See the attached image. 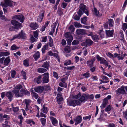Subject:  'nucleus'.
I'll list each match as a JSON object with an SVG mask.
<instances>
[{"label": "nucleus", "instance_id": "f257e3e1", "mask_svg": "<svg viewBox=\"0 0 127 127\" xmlns=\"http://www.w3.org/2000/svg\"><path fill=\"white\" fill-rule=\"evenodd\" d=\"M79 7L80 9L77 12L78 15H76L73 17V19L75 20L78 21L80 20V17L83 14L82 10L87 16H88L89 14L88 10L87 9L86 6L84 5V4H81Z\"/></svg>", "mask_w": 127, "mask_h": 127}, {"label": "nucleus", "instance_id": "f03ea898", "mask_svg": "<svg viewBox=\"0 0 127 127\" xmlns=\"http://www.w3.org/2000/svg\"><path fill=\"white\" fill-rule=\"evenodd\" d=\"M96 58L97 59L100 61V63L103 64L105 65L106 67L108 66V69L111 67V66L108 65V63L105 60L104 58L100 57L98 55H97L96 56Z\"/></svg>", "mask_w": 127, "mask_h": 127}, {"label": "nucleus", "instance_id": "7ed1b4c3", "mask_svg": "<svg viewBox=\"0 0 127 127\" xmlns=\"http://www.w3.org/2000/svg\"><path fill=\"white\" fill-rule=\"evenodd\" d=\"M65 37L66 38L67 44L69 45L71 44V42L73 39V37L69 32H67L64 34Z\"/></svg>", "mask_w": 127, "mask_h": 127}, {"label": "nucleus", "instance_id": "20e7f679", "mask_svg": "<svg viewBox=\"0 0 127 127\" xmlns=\"http://www.w3.org/2000/svg\"><path fill=\"white\" fill-rule=\"evenodd\" d=\"M4 3L1 2V5L3 7L6 8L8 6H12L13 2L10 0H4Z\"/></svg>", "mask_w": 127, "mask_h": 127}, {"label": "nucleus", "instance_id": "39448f33", "mask_svg": "<svg viewBox=\"0 0 127 127\" xmlns=\"http://www.w3.org/2000/svg\"><path fill=\"white\" fill-rule=\"evenodd\" d=\"M79 100L72 99L68 101V103L70 106H72L75 107L76 105H80V102Z\"/></svg>", "mask_w": 127, "mask_h": 127}, {"label": "nucleus", "instance_id": "423d86ee", "mask_svg": "<svg viewBox=\"0 0 127 127\" xmlns=\"http://www.w3.org/2000/svg\"><path fill=\"white\" fill-rule=\"evenodd\" d=\"M25 35V33H23V30H22L19 34L14 35L13 38L11 39V40H12L17 38L19 39L20 38L24 39Z\"/></svg>", "mask_w": 127, "mask_h": 127}, {"label": "nucleus", "instance_id": "0eeeda50", "mask_svg": "<svg viewBox=\"0 0 127 127\" xmlns=\"http://www.w3.org/2000/svg\"><path fill=\"white\" fill-rule=\"evenodd\" d=\"M12 19L14 20H18L21 23H23L24 20V16L22 14L16 15L13 16Z\"/></svg>", "mask_w": 127, "mask_h": 127}, {"label": "nucleus", "instance_id": "6e6552de", "mask_svg": "<svg viewBox=\"0 0 127 127\" xmlns=\"http://www.w3.org/2000/svg\"><path fill=\"white\" fill-rule=\"evenodd\" d=\"M11 24L14 26L15 29H18L21 26V24L17 21L14 20L11 21Z\"/></svg>", "mask_w": 127, "mask_h": 127}, {"label": "nucleus", "instance_id": "1a4fd4ad", "mask_svg": "<svg viewBox=\"0 0 127 127\" xmlns=\"http://www.w3.org/2000/svg\"><path fill=\"white\" fill-rule=\"evenodd\" d=\"M43 76H45L42 78V81L43 83H47L49 82V73H44L42 74Z\"/></svg>", "mask_w": 127, "mask_h": 127}, {"label": "nucleus", "instance_id": "9d476101", "mask_svg": "<svg viewBox=\"0 0 127 127\" xmlns=\"http://www.w3.org/2000/svg\"><path fill=\"white\" fill-rule=\"evenodd\" d=\"M125 87L124 86H122L121 88H118L115 91L117 94H120L122 95L126 93V92L125 90Z\"/></svg>", "mask_w": 127, "mask_h": 127}, {"label": "nucleus", "instance_id": "9b49d317", "mask_svg": "<svg viewBox=\"0 0 127 127\" xmlns=\"http://www.w3.org/2000/svg\"><path fill=\"white\" fill-rule=\"evenodd\" d=\"M80 98L78 100H79L80 101V104L82 102L85 101L87 100V95L85 94H83L81 95H80Z\"/></svg>", "mask_w": 127, "mask_h": 127}, {"label": "nucleus", "instance_id": "f8f14e48", "mask_svg": "<svg viewBox=\"0 0 127 127\" xmlns=\"http://www.w3.org/2000/svg\"><path fill=\"white\" fill-rule=\"evenodd\" d=\"M20 94H21L22 97L23 95H30V93L27 90H26L24 89H22L20 91Z\"/></svg>", "mask_w": 127, "mask_h": 127}, {"label": "nucleus", "instance_id": "ddd939ff", "mask_svg": "<svg viewBox=\"0 0 127 127\" xmlns=\"http://www.w3.org/2000/svg\"><path fill=\"white\" fill-rule=\"evenodd\" d=\"M76 34L78 35H84L86 33V32L85 30L83 29H78L76 32Z\"/></svg>", "mask_w": 127, "mask_h": 127}, {"label": "nucleus", "instance_id": "4468645a", "mask_svg": "<svg viewBox=\"0 0 127 127\" xmlns=\"http://www.w3.org/2000/svg\"><path fill=\"white\" fill-rule=\"evenodd\" d=\"M44 89L43 87L41 86L35 88L34 90L35 92L38 93H41L44 90Z\"/></svg>", "mask_w": 127, "mask_h": 127}, {"label": "nucleus", "instance_id": "2eb2a0df", "mask_svg": "<svg viewBox=\"0 0 127 127\" xmlns=\"http://www.w3.org/2000/svg\"><path fill=\"white\" fill-rule=\"evenodd\" d=\"M108 102V100L106 98H104L103 100V102L101 106H100V107L101 109H103L105 108Z\"/></svg>", "mask_w": 127, "mask_h": 127}, {"label": "nucleus", "instance_id": "dca6fc26", "mask_svg": "<svg viewBox=\"0 0 127 127\" xmlns=\"http://www.w3.org/2000/svg\"><path fill=\"white\" fill-rule=\"evenodd\" d=\"M74 120L75 121V125H76L81 123L82 120V117L81 116H79L75 118Z\"/></svg>", "mask_w": 127, "mask_h": 127}, {"label": "nucleus", "instance_id": "f3484780", "mask_svg": "<svg viewBox=\"0 0 127 127\" xmlns=\"http://www.w3.org/2000/svg\"><path fill=\"white\" fill-rule=\"evenodd\" d=\"M13 92L16 97H22L21 94L20 93L19 91V90H14Z\"/></svg>", "mask_w": 127, "mask_h": 127}, {"label": "nucleus", "instance_id": "a211bd4d", "mask_svg": "<svg viewBox=\"0 0 127 127\" xmlns=\"http://www.w3.org/2000/svg\"><path fill=\"white\" fill-rule=\"evenodd\" d=\"M6 96L8 97V99H9V101H11L12 100L13 95L11 92H7L6 94Z\"/></svg>", "mask_w": 127, "mask_h": 127}, {"label": "nucleus", "instance_id": "6ab92c4d", "mask_svg": "<svg viewBox=\"0 0 127 127\" xmlns=\"http://www.w3.org/2000/svg\"><path fill=\"white\" fill-rule=\"evenodd\" d=\"M44 12L39 14V16H38L37 21L38 22H41L43 19L44 16Z\"/></svg>", "mask_w": 127, "mask_h": 127}, {"label": "nucleus", "instance_id": "aec40b11", "mask_svg": "<svg viewBox=\"0 0 127 127\" xmlns=\"http://www.w3.org/2000/svg\"><path fill=\"white\" fill-rule=\"evenodd\" d=\"M95 61V59H92L90 60L87 61V65L89 66L90 67H92L93 66V63Z\"/></svg>", "mask_w": 127, "mask_h": 127}, {"label": "nucleus", "instance_id": "412c9836", "mask_svg": "<svg viewBox=\"0 0 127 127\" xmlns=\"http://www.w3.org/2000/svg\"><path fill=\"white\" fill-rule=\"evenodd\" d=\"M10 60L9 58V57H8L5 59L3 63L4 65L5 66L8 65L10 62Z\"/></svg>", "mask_w": 127, "mask_h": 127}, {"label": "nucleus", "instance_id": "4be33fe9", "mask_svg": "<svg viewBox=\"0 0 127 127\" xmlns=\"http://www.w3.org/2000/svg\"><path fill=\"white\" fill-rule=\"evenodd\" d=\"M106 34L107 36L108 37H110L113 36V30H106Z\"/></svg>", "mask_w": 127, "mask_h": 127}, {"label": "nucleus", "instance_id": "5701e85b", "mask_svg": "<svg viewBox=\"0 0 127 127\" xmlns=\"http://www.w3.org/2000/svg\"><path fill=\"white\" fill-rule=\"evenodd\" d=\"M40 54L39 51H37L35 53L33 56V57L34 58L35 61H37L40 57Z\"/></svg>", "mask_w": 127, "mask_h": 127}, {"label": "nucleus", "instance_id": "b1692460", "mask_svg": "<svg viewBox=\"0 0 127 127\" xmlns=\"http://www.w3.org/2000/svg\"><path fill=\"white\" fill-rule=\"evenodd\" d=\"M85 41L87 47L91 46L93 43V42L90 39H86Z\"/></svg>", "mask_w": 127, "mask_h": 127}, {"label": "nucleus", "instance_id": "393cba45", "mask_svg": "<svg viewBox=\"0 0 127 127\" xmlns=\"http://www.w3.org/2000/svg\"><path fill=\"white\" fill-rule=\"evenodd\" d=\"M41 78V75H39L37 78L34 79V80L37 83L39 84L40 83L42 82Z\"/></svg>", "mask_w": 127, "mask_h": 127}, {"label": "nucleus", "instance_id": "a878e982", "mask_svg": "<svg viewBox=\"0 0 127 127\" xmlns=\"http://www.w3.org/2000/svg\"><path fill=\"white\" fill-rule=\"evenodd\" d=\"M50 119L51 120L52 124L53 125L56 126L55 124L58 123V121L56 119L52 117H51Z\"/></svg>", "mask_w": 127, "mask_h": 127}, {"label": "nucleus", "instance_id": "bb28decb", "mask_svg": "<svg viewBox=\"0 0 127 127\" xmlns=\"http://www.w3.org/2000/svg\"><path fill=\"white\" fill-rule=\"evenodd\" d=\"M48 48V44L47 43L44 45L42 49V51L43 53H44L45 50H47Z\"/></svg>", "mask_w": 127, "mask_h": 127}, {"label": "nucleus", "instance_id": "cd10ccee", "mask_svg": "<svg viewBox=\"0 0 127 127\" xmlns=\"http://www.w3.org/2000/svg\"><path fill=\"white\" fill-rule=\"evenodd\" d=\"M30 26L33 30L35 29L38 27L36 23H32L31 24Z\"/></svg>", "mask_w": 127, "mask_h": 127}, {"label": "nucleus", "instance_id": "c85d7f7f", "mask_svg": "<svg viewBox=\"0 0 127 127\" xmlns=\"http://www.w3.org/2000/svg\"><path fill=\"white\" fill-rule=\"evenodd\" d=\"M9 55V53L8 52H0V57L3 56H6Z\"/></svg>", "mask_w": 127, "mask_h": 127}, {"label": "nucleus", "instance_id": "c756f323", "mask_svg": "<svg viewBox=\"0 0 127 127\" xmlns=\"http://www.w3.org/2000/svg\"><path fill=\"white\" fill-rule=\"evenodd\" d=\"M92 39L95 40V41H96L99 39V37L98 35H93V36H92Z\"/></svg>", "mask_w": 127, "mask_h": 127}, {"label": "nucleus", "instance_id": "7c9ffc66", "mask_svg": "<svg viewBox=\"0 0 127 127\" xmlns=\"http://www.w3.org/2000/svg\"><path fill=\"white\" fill-rule=\"evenodd\" d=\"M49 64L48 62H46L44 63L42 65V67L45 68H46L48 69L49 67Z\"/></svg>", "mask_w": 127, "mask_h": 127}, {"label": "nucleus", "instance_id": "2f4dec72", "mask_svg": "<svg viewBox=\"0 0 127 127\" xmlns=\"http://www.w3.org/2000/svg\"><path fill=\"white\" fill-rule=\"evenodd\" d=\"M38 71L40 73H43L46 72L47 70L45 68H39L37 69Z\"/></svg>", "mask_w": 127, "mask_h": 127}, {"label": "nucleus", "instance_id": "473e14b6", "mask_svg": "<svg viewBox=\"0 0 127 127\" xmlns=\"http://www.w3.org/2000/svg\"><path fill=\"white\" fill-rule=\"evenodd\" d=\"M93 13L97 16H98L99 15V12L96 9L95 7L94 8Z\"/></svg>", "mask_w": 127, "mask_h": 127}, {"label": "nucleus", "instance_id": "72a5a7b5", "mask_svg": "<svg viewBox=\"0 0 127 127\" xmlns=\"http://www.w3.org/2000/svg\"><path fill=\"white\" fill-rule=\"evenodd\" d=\"M109 25L110 27H112L113 26L114 21L113 19H110L108 20Z\"/></svg>", "mask_w": 127, "mask_h": 127}, {"label": "nucleus", "instance_id": "f704fd0d", "mask_svg": "<svg viewBox=\"0 0 127 127\" xmlns=\"http://www.w3.org/2000/svg\"><path fill=\"white\" fill-rule=\"evenodd\" d=\"M86 17H84L83 18H82L81 19V22L84 24H86V22L87 21Z\"/></svg>", "mask_w": 127, "mask_h": 127}, {"label": "nucleus", "instance_id": "c9c22d12", "mask_svg": "<svg viewBox=\"0 0 127 127\" xmlns=\"http://www.w3.org/2000/svg\"><path fill=\"white\" fill-rule=\"evenodd\" d=\"M82 75L85 78H87L89 77L91 75L89 72H87L86 73L82 74Z\"/></svg>", "mask_w": 127, "mask_h": 127}, {"label": "nucleus", "instance_id": "e433bc0d", "mask_svg": "<svg viewBox=\"0 0 127 127\" xmlns=\"http://www.w3.org/2000/svg\"><path fill=\"white\" fill-rule=\"evenodd\" d=\"M75 29V28L72 25H71L69 28V30L71 31L72 33L74 32Z\"/></svg>", "mask_w": 127, "mask_h": 127}, {"label": "nucleus", "instance_id": "4c0bfd02", "mask_svg": "<svg viewBox=\"0 0 127 127\" xmlns=\"http://www.w3.org/2000/svg\"><path fill=\"white\" fill-rule=\"evenodd\" d=\"M64 50L66 53H69L70 51V47L66 46L64 49Z\"/></svg>", "mask_w": 127, "mask_h": 127}, {"label": "nucleus", "instance_id": "58836bf2", "mask_svg": "<svg viewBox=\"0 0 127 127\" xmlns=\"http://www.w3.org/2000/svg\"><path fill=\"white\" fill-rule=\"evenodd\" d=\"M74 25L76 28L81 27L82 26L80 23L77 22H74Z\"/></svg>", "mask_w": 127, "mask_h": 127}, {"label": "nucleus", "instance_id": "ea45409f", "mask_svg": "<svg viewBox=\"0 0 127 127\" xmlns=\"http://www.w3.org/2000/svg\"><path fill=\"white\" fill-rule=\"evenodd\" d=\"M41 111L43 112L46 114L48 112L47 107H45L44 105L43 106V108L41 109Z\"/></svg>", "mask_w": 127, "mask_h": 127}, {"label": "nucleus", "instance_id": "a19ab883", "mask_svg": "<svg viewBox=\"0 0 127 127\" xmlns=\"http://www.w3.org/2000/svg\"><path fill=\"white\" fill-rule=\"evenodd\" d=\"M59 85L62 87L66 88L67 86V84L66 83H64L61 82L59 83Z\"/></svg>", "mask_w": 127, "mask_h": 127}, {"label": "nucleus", "instance_id": "79ce46f5", "mask_svg": "<svg viewBox=\"0 0 127 127\" xmlns=\"http://www.w3.org/2000/svg\"><path fill=\"white\" fill-rule=\"evenodd\" d=\"M22 86L20 84L17 85L16 87H15V89L14 90H19L22 88Z\"/></svg>", "mask_w": 127, "mask_h": 127}, {"label": "nucleus", "instance_id": "37998d69", "mask_svg": "<svg viewBox=\"0 0 127 127\" xmlns=\"http://www.w3.org/2000/svg\"><path fill=\"white\" fill-rule=\"evenodd\" d=\"M111 110V106L110 105H109L105 108V111L106 112H108L110 111Z\"/></svg>", "mask_w": 127, "mask_h": 127}, {"label": "nucleus", "instance_id": "c03bdc74", "mask_svg": "<svg viewBox=\"0 0 127 127\" xmlns=\"http://www.w3.org/2000/svg\"><path fill=\"white\" fill-rule=\"evenodd\" d=\"M19 48L16 46V45H12L11 47V49L12 50H15L17 49H18Z\"/></svg>", "mask_w": 127, "mask_h": 127}, {"label": "nucleus", "instance_id": "a18cd8bd", "mask_svg": "<svg viewBox=\"0 0 127 127\" xmlns=\"http://www.w3.org/2000/svg\"><path fill=\"white\" fill-rule=\"evenodd\" d=\"M16 74V71L14 70H12L11 71V76L12 77L14 78Z\"/></svg>", "mask_w": 127, "mask_h": 127}, {"label": "nucleus", "instance_id": "49530a36", "mask_svg": "<svg viewBox=\"0 0 127 127\" xmlns=\"http://www.w3.org/2000/svg\"><path fill=\"white\" fill-rule=\"evenodd\" d=\"M60 95L58 94L57 95V100L58 101H62L63 100V98L61 97H60Z\"/></svg>", "mask_w": 127, "mask_h": 127}, {"label": "nucleus", "instance_id": "de8ad7c7", "mask_svg": "<svg viewBox=\"0 0 127 127\" xmlns=\"http://www.w3.org/2000/svg\"><path fill=\"white\" fill-rule=\"evenodd\" d=\"M21 73L22 74V75L24 79L25 80L26 79V72L24 71H22Z\"/></svg>", "mask_w": 127, "mask_h": 127}, {"label": "nucleus", "instance_id": "09e8293b", "mask_svg": "<svg viewBox=\"0 0 127 127\" xmlns=\"http://www.w3.org/2000/svg\"><path fill=\"white\" fill-rule=\"evenodd\" d=\"M46 119L44 118H41L40 119V121L42 123V124L43 125L45 124Z\"/></svg>", "mask_w": 127, "mask_h": 127}, {"label": "nucleus", "instance_id": "8fccbe9b", "mask_svg": "<svg viewBox=\"0 0 127 127\" xmlns=\"http://www.w3.org/2000/svg\"><path fill=\"white\" fill-rule=\"evenodd\" d=\"M123 30L125 32L127 28V24L126 23H124L122 26Z\"/></svg>", "mask_w": 127, "mask_h": 127}, {"label": "nucleus", "instance_id": "3c124183", "mask_svg": "<svg viewBox=\"0 0 127 127\" xmlns=\"http://www.w3.org/2000/svg\"><path fill=\"white\" fill-rule=\"evenodd\" d=\"M56 28V26L54 25L53 29L50 32V34L51 35H52L53 34V33L55 32V29Z\"/></svg>", "mask_w": 127, "mask_h": 127}, {"label": "nucleus", "instance_id": "603ef678", "mask_svg": "<svg viewBox=\"0 0 127 127\" xmlns=\"http://www.w3.org/2000/svg\"><path fill=\"white\" fill-rule=\"evenodd\" d=\"M79 43V41L78 40H74L72 42V45H76L78 44Z\"/></svg>", "mask_w": 127, "mask_h": 127}, {"label": "nucleus", "instance_id": "864d4df0", "mask_svg": "<svg viewBox=\"0 0 127 127\" xmlns=\"http://www.w3.org/2000/svg\"><path fill=\"white\" fill-rule=\"evenodd\" d=\"M34 36L35 38H37V37L38 36V34L37 32V31H36L35 32H33Z\"/></svg>", "mask_w": 127, "mask_h": 127}, {"label": "nucleus", "instance_id": "5fc2aeb1", "mask_svg": "<svg viewBox=\"0 0 127 127\" xmlns=\"http://www.w3.org/2000/svg\"><path fill=\"white\" fill-rule=\"evenodd\" d=\"M87 99H93L94 98V95L93 94L90 95H87Z\"/></svg>", "mask_w": 127, "mask_h": 127}, {"label": "nucleus", "instance_id": "6e6d98bb", "mask_svg": "<svg viewBox=\"0 0 127 127\" xmlns=\"http://www.w3.org/2000/svg\"><path fill=\"white\" fill-rule=\"evenodd\" d=\"M98 120H99L100 121L103 120H104L105 119L104 118H103L102 114H101L100 116V117L97 119Z\"/></svg>", "mask_w": 127, "mask_h": 127}, {"label": "nucleus", "instance_id": "4d7b16f0", "mask_svg": "<svg viewBox=\"0 0 127 127\" xmlns=\"http://www.w3.org/2000/svg\"><path fill=\"white\" fill-rule=\"evenodd\" d=\"M30 100L28 99H25V102L26 104V105H28L30 102Z\"/></svg>", "mask_w": 127, "mask_h": 127}, {"label": "nucleus", "instance_id": "13d9d810", "mask_svg": "<svg viewBox=\"0 0 127 127\" xmlns=\"http://www.w3.org/2000/svg\"><path fill=\"white\" fill-rule=\"evenodd\" d=\"M80 94H78L75 95L73 96L72 97L73 98H75L76 99H77L80 97Z\"/></svg>", "mask_w": 127, "mask_h": 127}, {"label": "nucleus", "instance_id": "bf43d9fd", "mask_svg": "<svg viewBox=\"0 0 127 127\" xmlns=\"http://www.w3.org/2000/svg\"><path fill=\"white\" fill-rule=\"evenodd\" d=\"M18 118L20 119L19 124L20 125H21L22 122V120L23 119V117L22 116L19 115L18 116Z\"/></svg>", "mask_w": 127, "mask_h": 127}, {"label": "nucleus", "instance_id": "052dcab7", "mask_svg": "<svg viewBox=\"0 0 127 127\" xmlns=\"http://www.w3.org/2000/svg\"><path fill=\"white\" fill-rule=\"evenodd\" d=\"M24 64L25 65L28 66L29 64L28 63V61L26 60H25L24 61Z\"/></svg>", "mask_w": 127, "mask_h": 127}, {"label": "nucleus", "instance_id": "680f3d73", "mask_svg": "<svg viewBox=\"0 0 127 127\" xmlns=\"http://www.w3.org/2000/svg\"><path fill=\"white\" fill-rule=\"evenodd\" d=\"M71 61L70 60L67 61L66 62H65L64 63V65H70L71 64Z\"/></svg>", "mask_w": 127, "mask_h": 127}, {"label": "nucleus", "instance_id": "e2e57ef3", "mask_svg": "<svg viewBox=\"0 0 127 127\" xmlns=\"http://www.w3.org/2000/svg\"><path fill=\"white\" fill-rule=\"evenodd\" d=\"M53 75L54 77H55L57 79H58V75L56 72H53Z\"/></svg>", "mask_w": 127, "mask_h": 127}, {"label": "nucleus", "instance_id": "0e129e2a", "mask_svg": "<svg viewBox=\"0 0 127 127\" xmlns=\"http://www.w3.org/2000/svg\"><path fill=\"white\" fill-rule=\"evenodd\" d=\"M91 116L90 115H89L88 116H86L84 117L83 118V119L84 120H86L87 119L90 120L91 118Z\"/></svg>", "mask_w": 127, "mask_h": 127}, {"label": "nucleus", "instance_id": "69168bd1", "mask_svg": "<svg viewBox=\"0 0 127 127\" xmlns=\"http://www.w3.org/2000/svg\"><path fill=\"white\" fill-rule=\"evenodd\" d=\"M13 111L14 112H17L18 111V107H13Z\"/></svg>", "mask_w": 127, "mask_h": 127}, {"label": "nucleus", "instance_id": "338daca9", "mask_svg": "<svg viewBox=\"0 0 127 127\" xmlns=\"http://www.w3.org/2000/svg\"><path fill=\"white\" fill-rule=\"evenodd\" d=\"M33 96H34L35 98L36 99H37L38 97V95L37 94L35 93V92H33Z\"/></svg>", "mask_w": 127, "mask_h": 127}, {"label": "nucleus", "instance_id": "774afa93", "mask_svg": "<svg viewBox=\"0 0 127 127\" xmlns=\"http://www.w3.org/2000/svg\"><path fill=\"white\" fill-rule=\"evenodd\" d=\"M108 127H115V124L113 123H110L109 125H108Z\"/></svg>", "mask_w": 127, "mask_h": 127}]
</instances>
